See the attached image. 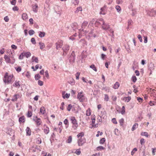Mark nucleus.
I'll use <instances>...</instances> for the list:
<instances>
[{
  "instance_id": "f257e3e1",
  "label": "nucleus",
  "mask_w": 156,
  "mask_h": 156,
  "mask_svg": "<svg viewBox=\"0 0 156 156\" xmlns=\"http://www.w3.org/2000/svg\"><path fill=\"white\" fill-rule=\"evenodd\" d=\"M3 80L5 84L8 85L12 83L15 79L13 74L6 72L4 75Z\"/></svg>"
},
{
  "instance_id": "f03ea898",
  "label": "nucleus",
  "mask_w": 156,
  "mask_h": 156,
  "mask_svg": "<svg viewBox=\"0 0 156 156\" xmlns=\"http://www.w3.org/2000/svg\"><path fill=\"white\" fill-rule=\"evenodd\" d=\"M147 14L151 17H155L156 16V10L154 9H149L147 11Z\"/></svg>"
},
{
  "instance_id": "7ed1b4c3",
  "label": "nucleus",
  "mask_w": 156,
  "mask_h": 156,
  "mask_svg": "<svg viewBox=\"0 0 156 156\" xmlns=\"http://www.w3.org/2000/svg\"><path fill=\"white\" fill-rule=\"evenodd\" d=\"M69 49V46L68 45L66 44L64 46L62 50L63 51V54L62 55L63 56H65L67 53V52Z\"/></svg>"
},
{
  "instance_id": "20e7f679",
  "label": "nucleus",
  "mask_w": 156,
  "mask_h": 156,
  "mask_svg": "<svg viewBox=\"0 0 156 156\" xmlns=\"http://www.w3.org/2000/svg\"><path fill=\"white\" fill-rule=\"evenodd\" d=\"M99 21L102 22L103 24L102 28L103 29L106 30L109 28V26L108 23H105L103 19H101L99 20Z\"/></svg>"
},
{
  "instance_id": "39448f33",
  "label": "nucleus",
  "mask_w": 156,
  "mask_h": 156,
  "mask_svg": "<svg viewBox=\"0 0 156 156\" xmlns=\"http://www.w3.org/2000/svg\"><path fill=\"white\" fill-rule=\"evenodd\" d=\"M69 62L71 63H73L74 62L75 59V54L74 51H73L72 53L71 54L69 58Z\"/></svg>"
},
{
  "instance_id": "423d86ee",
  "label": "nucleus",
  "mask_w": 156,
  "mask_h": 156,
  "mask_svg": "<svg viewBox=\"0 0 156 156\" xmlns=\"http://www.w3.org/2000/svg\"><path fill=\"white\" fill-rule=\"evenodd\" d=\"M78 143L79 146H81L85 143L86 140L84 137H80L78 140Z\"/></svg>"
},
{
  "instance_id": "0eeeda50",
  "label": "nucleus",
  "mask_w": 156,
  "mask_h": 156,
  "mask_svg": "<svg viewBox=\"0 0 156 156\" xmlns=\"http://www.w3.org/2000/svg\"><path fill=\"white\" fill-rule=\"evenodd\" d=\"M77 98L80 102H83L84 99V97L83 94L82 92L78 93L77 95Z\"/></svg>"
},
{
  "instance_id": "6e6552de",
  "label": "nucleus",
  "mask_w": 156,
  "mask_h": 156,
  "mask_svg": "<svg viewBox=\"0 0 156 156\" xmlns=\"http://www.w3.org/2000/svg\"><path fill=\"white\" fill-rule=\"evenodd\" d=\"M20 97V95L19 94H15L11 99V101L13 102H15Z\"/></svg>"
},
{
  "instance_id": "1a4fd4ad",
  "label": "nucleus",
  "mask_w": 156,
  "mask_h": 156,
  "mask_svg": "<svg viewBox=\"0 0 156 156\" xmlns=\"http://www.w3.org/2000/svg\"><path fill=\"white\" fill-rule=\"evenodd\" d=\"M9 62L8 63L13 64H14L15 62V59L14 58L13 55H12V56L9 57Z\"/></svg>"
},
{
  "instance_id": "9d476101",
  "label": "nucleus",
  "mask_w": 156,
  "mask_h": 156,
  "mask_svg": "<svg viewBox=\"0 0 156 156\" xmlns=\"http://www.w3.org/2000/svg\"><path fill=\"white\" fill-rule=\"evenodd\" d=\"M71 120L72 121V123L74 126L76 127H77L78 126V124L75 117H72L71 118Z\"/></svg>"
},
{
  "instance_id": "9b49d317",
  "label": "nucleus",
  "mask_w": 156,
  "mask_h": 156,
  "mask_svg": "<svg viewBox=\"0 0 156 156\" xmlns=\"http://www.w3.org/2000/svg\"><path fill=\"white\" fill-rule=\"evenodd\" d=\"M88 23V22L86 21H84L83 22V23H82V28L81 29H80L79 30L80 31H84V28L85 27L87 26Z\"/></svg>"
},
{
  "instance_id": "f8f14e48",
  "label": "nucleus",
  "mask_w": 156,
  "mask_h": 156,
  "mask_svg": "<svg viewBox=\"0 0 156 156\" xmlns=\"http://www.w3.org/2000/svg\"><path fill=\"white\" fill-rule=\"evenodd\" d=\"M34 120L35 121L36 124L37 126L40 125L41 123V119L39 118H38L37 117H35V119Z\"/></svg>"
},
{
  "instance_id": "ddd939ff",
  "label": "nucleus",
  "mask_w": 156,
  "mask_h": 156,
  "mask_svg": "<svg viewBox=\"0 0 156 156\" xmlns=\"http://www.w3.org/2000/svg\"><path fill=\"white\" fill-rule=\"evenodd\" d=\"M154 64L152 63H150L148 66V69L150 71L154 70Z\"/></svg>"
},
{
  "instance_id": "4468645a",
  "label": "nucleus",
  "mask_w": 156,
  "mask_h": 156,
  "mask_svg": "<svg viewBox=\"0 0 156 156\" xmlns=\"http://www.w3.org/2000/svg\"><path fill=\"white\" fill-rule=\"evenodd\" d=\"M13 86L15 87L19 88L20 86V81H19L16 80L13 84Z\"/></svg>"
},
{
  "instance_id": "2eb2a0df",
  "label": "nucleus",
  "mask_w": 156,
  "mask_h": 156,
  "mask_svg": "<svg viewBox=\"0 0 156 156\" xmlns=\"http://www.w3.org/2000/svg\"><path fill=\"white\" fill-rule=\"evenodd\" d=\"M43 129L44 133L46 134L48 133L49 131V128L45 125H44L43 128Z\"/></svg>"
},
{
  "instance_id": "dca6fc26",
  "label": "nucleus",
  "mask_w": 156,
  "mask_h": 156,
  "mask_svg": "<svg viewBox=\"0 0 156 156\" xmlns=\"http://www.w3.org/2000/svg\"><path fill=\"white\" fill-rule=\"evenodd\" d=\"M19 121L20 123H24L25 121V118L24 116H22L19 118Z\"/></svg>"
},
{
  "instance_id": "f3484780",
  "label": "nucleus",
  "mask_w": 156,
  "mask_h": 156,
  "mask_svg": "<svg viewBox=\"0 0 156 156\" xmlns=\"http://www.w3.org/2000/svg\"><path fill=\"white\" fill-rule=\"evenodd\" d=\"M32 62H35L36 63H38L39 62L38 58L34 56L32 57Z\"/></svg>"
},
{
  "instance_id": "a211bd4d",
  "label": "nucleus",
  "mask_w": 156,
  "mask_h": 156,
  "mask_svg": "<svg viewBox=\"0 0 156 156\" xmlns=\"http://www.w3.org/2000/svg\"><path fill=\"white\" fill-rule=\"evenodd\" d=\"M22 18L24 20H27L28 19V16L27 13H23L22 15Z\"/></svg>"
},
{
  "instance_id": "6ab92c4d",
  "label": "nucleus",
  "mask_w": 156,
  "mask_h": 156,
  "mask_svg": "<svg viewBox=\"0 0 156 156\" xmlns=\"http://www.w3.org/2000/svg\"><path fill=\"white\" fill-rule=\"evenodd\" d=\"M46 112V110L45 107L44 106L41 107L40 109V112L42 114H44Z\"/></svg>"
},
{
  "instance_id": "aec40b11",
  "label": "nucleus",
  "mask_w": 156,
  "mask_h": 156,
  "mask_svg": "<svg viewBox=\"0 0 156 156\" xmlns=\"http://www.w3.org/2000/svg\"><path fill=\"white\" fill-rule=\"evenodd\" d=\"M26 131L27 133V135L29 136H30L31 134V130L29 127H27L26 129Z\"/></svg>"
},
{
  "instance_id": "412c9836",
  "label": "nucleus",
  "mask_w": 156,
  "mask_h": 156,
  "mask_svg": "<svg viewBox=\"0 0 156 156\" xmlns=\"http://www.w3.org/2000/svg\"><path fill=\"white\" fill-rule=\"evenodd\" d=\"M68 83L71 85H73L75 84L74 80L73 78H70L68 81Z\"/></svg>"
},
{
  "instance_id": "4be33fe9",
  "label": "nucleus",
  "mask_w": 156,
  "mask_h": 156,
  "mask_svg": "<svg viewBox=\"0 0 156 156\" xmlns=\"http://www.w3.org/2000/svg\"><path fill=\"white\" fill-rule=\"evenodd\" d=\"M119 82H116L114 84L113 88L115 89H117L119 87Z\"/></svg>"
},
{
  "instance_id": "5701e85b",
  "label": "nucleus",
  "mask_w": 156,
  "mask_h": 156,
  "mask_svg": "<svg viewBox=\"0 0 156 156\" xmlns=\"http://www.w3.org/2000/svg\"><path fill=\"white\" fill-rule=\"evenodd\" d=\"M39 45H40V48L41 49H42L45 48V45L42 42H40Z\"/></svg>"
},
{
  "instance_id": "b1692460",
  "label": "nucleus",
  "mask_w": 156,
  "mask_h": 156,
  "mask_svg": "<svg viewBox=\"0 0 156 156\" xmlns=\"http://www.w3.org/2000/svg\"><path fill=\"white\" fill-rule=\"evenodd\" d=\"M38 33L39 36L40 37H42L45 36V33L44 32L39 31Z\"/></svg>"
},
{
  "instance_id": "393cba45",
  "label": "nucleus",
  "mask_w": 156,
  "mask_h": 156,
  "mask_svg": "<svg viewBox=\"0 0 156 156\" xmlns=\"http://www.w3.org/2000/svg\"><path fill=\"white\" fill-rule=\"evenodd\" d=\"M4 58L5 59V62L7 63H8V62H9V57L7 55H4Z\"/></svg>"
},
{
  "instance_id": "a878e982",
  "label": "nucleus",
  "mask_w": 156,
  "mask_h": 156,
  "mask_svg": "<svg viewBox=\"0 0 156 156\" xmlns=\"http://www.w3.org/2000/svg\"><path fill=\"white\" fill-rule=\"evenodd\" d=\"M138 126V123H135L133 125V126L132 128V129H131L132 131H133L134 130L136 129V128H137Z\"/></svg>"
},
{
  "instance_id": "bb28decb",
  "label": "nucleus",
  "mask_w": 156,
  "mask_h": 156,
  "mask_svg": "<svg viewBox=\"0 0 156 156\" xmlns=\"http://www.w3.org/2000/svg\"><path fill=\"white\" fill-rule=\"evenodd\" d=\"M131 98L130 97H125L123 98V100L125 101L128 102L131 99Z\"/></svg>"
},
{
  "instance_id": "cd10ccee",
  "label": "nucleus",
  "mask_w": 156,
  "mask_h": 156,
  "mask_svg": "<svg viewBox=\"0 0 156 156\" xmlns=\"http://www.w3.org/2000/svg\"><path fill=\"white\" fill-rule=\"evenodd\" d=\"M32 115V111H28L27 116L28 117H30Z\"/></svg>"
},
{
  "instance_id": "c85d7f7f",
  "label": "nucleus",
  "mask_w": 156,
  "mask_h": 156,
  "mask_svg": "<svg viewBox=\"0 0 156 156\" xmlns=\"http://www.w3.org/2000/svg\"><path fill=\"white\" fill-rule=\"evenodd\" d=\"M37 8H38V6L37 4L35 5H34L33 7V11L36 12H37Z\"/></svg>"
},
{
  "instance_id": "c756f323",
  "label": "nucleus",
  "mask_w": 156,
  "mask_h": 156,
  "mask_svg": "<svg viewBox=\"0 0 156 156\" xmlns=\"http://www.w3.org/2000/svg\"><path fill=\"white\" fill-rule=\"evenodd\" d=\"M24 56H25L26 58H28L30 56L31 54L29 52H24Z\"/></svg>"
},
{
  "instance_id": "7c9ffc66",
  "label": "nucleus",
  "mask_w": 156,
  "mask_h": 156,
  "mask_svg": "<svg viewBox=\"0 0 156 156\" xmlns=\"http://www.w3.org/2000/svg\"><path fill=\"white\" fill-rule=\"evenodd\" d=\"M13 130L11 128H9L8 129L7 131L6 132V133L9 134L10 135H11L12 134V133L13 132Z\"/></svg>"
},
{
  "instance_id": "2f4dec72",
  "label": "nucleus",
  "mask_w": 156,
  "mask_h": 156,
  "mask_svg": "<svg viewBox=\"0 0 156 156\" xmlns=\"http://www.w3.org/2000/svg\"><path fill=\"white\" fill-rule=\"evenodd\" d=\"M41 77V76L39 74H37L35 75L34 76V78L36 80H39Z\"/></svg>"
},
{
  "instance_id": "473e14b6",
  "label": "nucleus",
  "mask_w": 156,
  "mask_h": 156,
  "mask_svg": "<svg viewBox=\"0 0 156 156\" xmlns=\"http://www.w3.org/2000/svg\"><path fill=\"white\" fill-rule=\"evenodd\" d=\"M115 8L116 9L117 12H119L121 10V8L119 5H117L116 6Z\"/></svg>"
},
{
  "instance_id": "72a5a7b5",
  "label": "nucleus",
  "mask_w": 156,
  "mask_h": 156,
  "mask_svg": "<svg viewBox=\"0 0 156 156\" xmlns=\"http://www.w3.org/2000/svg\"><path fill=\"white\" fill-rule=\"evenodd\" d=\"M115 134L117 136L119 135V130L117 129H115L114 131Z\"/></svg>"
},
{
  "instance_id": "f704fd0d",
  "label": "nucleus",
  "mask_w": 156,
  "mask_h": 156,
  "mask_svg": "<svg viewBox=\"0 0 156 156\" xmlns=\"http://www.w3.org/2000/svg\"><path fill=\"white\" fill-rule=\"evenodd\" d=\"M36 142L37 144H40L41 143V138L40 137H38L36 139Z\"/></svg>"
},
{
  "instance_id": "c9c22d12",
  "label": "nucleus",
  "mask_w": 156,
  "mask_h": 156,
  "mask_svg": "<svg viewBox=\"0 0 156 156\" xmlns=\"http://www.w3.org/2000/svg\"><path fill=\"white\" fill-rule=\"evenodd\" d=\"M91 115V112L90 108H88L86 111V115L87 116H89Z\"/></svg>"
},
{
  "instance_id": "e433bc0d",
  "label": "nucleus",
  "mask_w": 156,
  "mask_h": 156,
  "mask_svg": "<svg viewBox=\"0 0 156 156\" xmlns=\"http://www.w3.org/2000/svg\"><path fill=\"white\" fill-rule=\"evenodd\" d=\"M90 68H92L93 69V70H94L95 72L97 71V69L96 68V67L95 66V65L94 64H92L90 66Z\"/></svg>"
},
{
  "instance_id": "4c0bfd02",
  "label": "nucleus",
  "mask_w": 156,
  "mask_h": 156,
  "mask_svg": "<svg viewBox=\"0 0 156 156\" xmlns=\"http://www.w3.org/2000/svg\"><path fill=\"white\" fill-rule=\"evenodd\" d=\"M105 141V138H103L100 140V143L101 144H103Z\"/></svg>"
},
{
  "instance_id": "58836bf2",
  "label": "nucleus",
  "mask_w": 156,
  "mask_h": 156,
  "mask_svg": "<svg viewBox=\"0 0 156 156\" xmlns=\"http://www.w3.org/2000/svg\"><path fill=\"white\" fill-rule=\"evenodd\" d=\"M141 134L142 136H145L147 137L148 136V133L147 132H142L141 133Z\"/></svg>"
},
{
  "instance_id": "ea45409f",
  "label": "nucleus",
  "mask_w": 156,
  "mask_h": 156,
  "mask_svg": "<svg viewBox=\"0 0 156 156\" xmlns=\"http://www.w3.org/2000/svg\"><path fill=\"white\" fill-rule=\"evenodd\" d=\"M72 140V137L71 136H69L67 140V142L68 143H70L71 142Z\"/></svg>"
},
{
  "instance_id": "a19ab883",
  "label": "nucleus",
  "mask_w": 156,
  "mask_h": 156,
  "mask_svg": "<svg viewBox=\"0 0 156 156\" xmlns=\"http://www.w3.org/2000/svg\"><path fill=\"white\" fill-rule=\"evenodd\" d=\"M84 133L83 132H81L77 135V137L78 138L79 137H83L84 136Z\"/></svg>"
},
{
  "instance_id": "79ce46f5",
  "label": "nucleus",
  "mask_w": 156,
  "mask_h": 156,
  "mask_svg": "<svg viewBox=\"0 0 156 156\" xmlns=\"http://www.w3.org/2000/svg\"><path fill=\"white\" fill-rule=\"evenodd\" d=\"M38 84L39 85V86H42L43 85V84H44V83L43 82L40 80H39L38 81Z\"/></svg>"
},
{
  "instance_id": "37998d69",
  "label": "nucleus",
  "mask_w": 156,
  "mask_h": 156,
  "mask_svg": "<svg viewBox=\"0 0 156 156\" xmlns=\"http://www.w3.org/2000/svg\"><path fill=\"white\" fill-rule=\"evenodd\" d=\"M72 108V105L71 104L68 105L67 107V110L68 111H70Z\"/></svg>"
},
{
  "instance_id": "c03bdc74",
  "label": "nucleus",
  "mask_w": 156,
  "mask_h": 156,
  "mask_svg": "<svg viewBox=\"0 0 156 156\" xmlns=\"http://www.w3.org/2000/svg\"><path fill=\"white\" fill-rule=\"evenodd\" d=\"M125 107H124V106H123L122 107L121 113L122 115H124L125 114Z\"/></svg>"
},
{
  "instance_id": "a18cd8bd",
  "label": "nucleus",
  "mask_w": 156,
  "mask_h": 156,
  "mask_svg": "<svg viewBox=\"0 0 156 156\" xmlns=\"http://www.w3.org/2000/svg\"><path fill=\"white\" fill-rule=\"evenodd\" d=\"M132 80L133 82L134 83L137 80V78L135 76H133L132 77Z\"/></svg>"
},
{
  "instance_id": "49530a36",
  "label": "nucleus",
  "mask_w": 156,
  "mask_h": 156,
  "mask_svg": "<svg viewBox=\"0 0 156 156\" xmlns=\"http://www.w3.org/2000/svg\"><path fill=\"white\" fill-rule=\"evenodd\" d=\"M24 56V52L21 53L19 57V58L20 59H22L23 58V57Z\"/></svg>"
},
{
  "instance_id": "de8ad7c7",
  "label": "nucleus",
  "mask_w": 156,
  "mask_h": 156,
  "mask_svg": "<svg viewBox=\"0 0 156 156\" xmlns=\"http://www.w3.org/2000/svg\"><path fill=\"white\" fill-rule=\"evenodd\" d=\"M124 122V120L123 118H122L119 120V122L121 126H122Z\"/></svg>"
},
{
  "instance_id": "09e8293b",
  "label": "nucleus",
  "mask_w": 156,
  "mask_h": 156,
  "mask_svg": "<svg viewBox=\"0 0 156 156\" xmlns=\"http://www.w3.org/2000/svg\"><path fill=\"white\" fill-rule=\"evenodd\" d=\"M35 33V32L32 30H30L29 31V34L30 35H32Z\"/></svg>"
},
{
  "instance_id": "8fccbe9b",
  "label": "nucleus",
  "mask_w": 156,
  "mask_h": 156,
  "mask_svg": "<svg viewBox=\"0 0 156 156\" xmlns=\"http://www.w3.org/2000/svg\"><path fill=\"white\" fill-rule=\"evenodd\" d=\"M45 77L48 79L49 78V75L48 70H46L45 72Z\"/></svg>"
},
{
  "instance_id": "3c124183",
  "label": "nucleus",
  "mask_w": 156,
  "mask_h": 156,
  "mask_svg": "<svg viewBox=\"0 0 156 156\" xmlns=\"http://www.w3.org/2000/svg\"><path fill=\"white\" fill-rule=\"evenodd\" d=\"M70 95V94H68L66 93V94L65 96H63V95L62 97L64 98H65V97L66 98L68 99L69 98Z\"/></svg>"
},
{
  "instance_id": "603ef678",
  "label": "nucleus",
  "mask_w": 156,
  "mask_h": 156,
  "mask_svg": "<svg viewBox=\"0 0 156 156\" xmlns=\"http://www.w3.org/2000/svg\"><path fill=\"white\" fill-rule=\"evenodd\" d=\"M25 76L28 78H30V73L28 72H27L25 73Z\"/></svg>"
},
{
  "instance_id": "864d4df0",
  "label": "nucleus",
  "mask_w": 156,
  "mask_h": 156,
  "mask_svg": "<svg viewBox=\"0 0 156 156\" xmlns=\"http://www.w3.org/2000/svg\"><path fill=\"white\" fill-rule=\"evenodd\" d=\"M132 22V21L131 19H129V20L128 21V27L127 28L128 29L129 28V26L131 25Z\"/></svg>"
},
{
  "instance_id": "5fc2aeb1",
  "label": "nucleus",
  "mask_w": 156,
  "mask_h": 156,
  "mask_svg": "<svg viewBox=\"0 0 156 156\" xmlns=\"http://www.w3.org/2000/svg\"><path fill=\"white\" fill-rule=\"evenodd\" d=\"M137 151V149L136 148H134L133 150H132V151L131 152V154L132 155H133V154H134L135 152L136 151Z\"/></svg>"
},
{
  "instance_id": "6e6d98bb",
  "label": "nucleus",
  "mask_w": 156,
  "mask_h": 156,
  "mask_svg": "<svg viewBox=\"0 0 156 156\" xmlns=\"http://www.w3.org/2000/svg\"><path fill=\"white\" fill-rule=\"evenodd\" d=\"M156 103L154 101H151L149 103V105L151 106H154L155 105Z\"/></svg>"
},
{
  "instance_id": "4d7b16f0",
  "label": "nucleus",
  "mask_w": 156,
  "mask_h": 156,
  "mask_svg": "<svg viewBox=\"0 0 156 156\" xmlns=\"http://www.w3.org/2000/svg\"><path fill=\"white\" fill-rule=\"evenodd\" d=\"M104 99L105 101H108L109 100V97L108 96L107 94H105V98Z\"/></svg>"
},
{
  "instance_id": "13d9d810",
  "label": "nucleus",
  "mask_w": 156,
  "mask_h": 156,
  "mask_svg": "<svg viewBox=\"0 0 156 156\" xmlns=\"http://www.w3.org/2000/svg\"><path fill=\"white\" fill-rule=\"evenodd\" d=\"M15 69L18 72H19L21 70V68L20 66H18L17 68H15Z\"/></svg>"
},
{
  "instance_id": "bf43d9fd",
  "label": "nucleus",
  "mask_w": 156,
  "mask_h": 156,
  "mask_svg": "<svg viewBox=\"0 0 156 156\" xmlns=\"http://www.w3.org/2000/svg\"><path fill=\"white\" fill-rule=\"evenodd\" d=\"M105 148L102 146H99L97 148V150H101L104 149Z\"/></svg>"
},
{
  "instance_id": "052dcab7",
  "label": "nucleus",
  "mask_w": 156,
  "mask_h": 156,
  "mask_svg": "<svg viewBox=\"0 0 156 156\" xmlns=\"http://www.w3.org/2000/svg\"><path fill=\"white\" fill-rule=\"evenodd\" d=\"M82 10V8L81 7H77L76 9V10L75 12H78L79 11H81Z\"/></svg>"
},
{
  "instance_id": "680f3d73",
  "label": "nucleus",
  "mask_w": 156,
  "mask_h": 156,
  "mask_svg": "<svg viewBox=\"0 0 156 156\" xmlns=\"http://www.w3.org/2000/svg\"><path fill=\"white\" fill-rule=\"evenodd\" d=\"M31 41L33 44H35L36 43L35 40L34 38L31 39Z\"/></svg>"
},
{
  "instance_id": "e2e57ef3",
  "label": "nucleus",
  "mask_w": 156,
  "mask_h": 156,
  "mask_svg": "<svg viewBox=\"0 0 156 156\" xmlns=\"http://www.w3.org/2000/svg\"><path fill=\"white\" fill-rule=\"evenodd\" d=\"M75 153L79 155L81 153V151L79 149H77L75 152Z\"/></svg>"
},
{
  "instance_id": "0e129e2a",
  "label": "nucleus",
  "mask_w": 156,
  "mask_h": 156,
  "mask_svg": "<svg viewBox=\"0 0 156 156\" xmlns=\"http://www.w3.org/2000/svg\"><path fill=\"white\" fill-rule=\"evenodd\" d=\"M12 10L14 11H17L19 10V8L17 6H15L12 8Z\"/></svg>"
},
{
  "instance_id": "69168bd1",
  "label": "nucleus",
  "mask_w": 156,
  "mask_h": 156,
  "mask_svg": "<svg viewBox=\"0 0 156 156\" xmlns=\"http://www.w3.org/2000/svg\"><path fill=\"white\" fill-rule=\"evenodd\" d=\"M16 0H12V1L11 2V3L12 5H15L16 4Z\"/></svg>"
},
{
  "instance_id": "338daca9",
  "label": "nucleus",
  "mask_w": 156,
  "mask_h": 156,
  "mask_svg": "<svg viewBox=\"0 0 156 156\" xmlns=\"http://www.w3.org/2000/svg\"><path fill=\"white\" fill-rule=\"evenodd\" d=\"M29 21L30 22V24L31 25H33L34 24V20L33 19L30 18L29 20Z\"/></svg>"
},
{
  "instance_id": "774afa93",
  "label": "nucleus",
  "mask_w": 156,
  "mask_h": 156,
  "mask_svg": "<svg viewBox=\"0 0 156 156\" xmlns=\"http://www.w3.org/2000/svg\"><path fill=\"white\" fill-rule=\"evenodd\" d=\"M152 152L153 155H154L155 154V152H156V148H152Z\"/></svg>"
}]
</instances>
